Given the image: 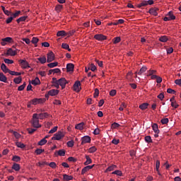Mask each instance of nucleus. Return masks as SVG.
Returning <instances> with one entry per match:
<instances>
[{
	"instance_id": "nucleus-49",
	"label": "nucleus",
	"mask_w": 181,
	"mask_h": 181,
	"mask_svg": "<svg viewBox=\"0 0 181 181\" xmlns=\"http://www.w3.org/2000/svg\"><path fill=\"white\" fill-rule=\"evenodd\" d=\"M120 125L119 124L117 123V122H115V123H112L111 124V128L112 129H117V128H119Z\"/></svg>"
},
{
	"instance_id": "nucleus-58",
	"label": "nucleus",
	"mask_w": 181,
	"mask_h": 181,
	"mask_svg": "<svg viewBox=\"0 0 181 181\" xmlns=\"http://www.w3.org/2000/svg\"><path fill=\"white\" fill-rule=\"evenodd\" d=\"M12 160L13 162H19V160H21V158L18 156H13Z\"/></svg>"
},
{
	"instance_id": "nucleus-45",
	"label": "nucleus",
	"mask_w": 181,
	"mask_h": 181,
	"mask_svg": "<svg viewBox=\"0 0 181 181\" xmlns=\"http://www.w3.org/2000/svg\"><path fill=\"white\" fill-rule=\"evenodd\" d=\"M38 42V38L37 37H33V40H31V43L35 45V47H37V45H35Z\"/></svg>"
},
{
	"instance_id": "nucleus-36",
	"label": "nucleus",
	"mask_w": 181,
	"mask_h": 181,
	"mask_svg": "<svg viewBox=\"0 0 181 181\" xmlns=\"http://www.w3.org/2000/svg\"><path fill=\"white\" fill-rule=\"evenodd\" d=\"M13 81H14V83L19 84L22 83V77L21 76L17 77L14 78Z\"/></svg>"
},
{
	"instance_id": "nucleus-15",
	"label": "nucleus",
	"mask_w": 181,
	"mask_h": 181,
	"mask_svg": "<svg viewBox=\"0 0 181 181\" xmlns=\"http://www.w3.org/2000/svg\"><path fill=\"white\" fill-rule=\"evenodd\" d=\"M60 69L59 68H55L54 69H50L48 72V75L50 76L51 74H60Z\"/></svg>"
},
{
	"instance_id": "nucleus-41",
	"label": "nucleus",
	"mask_w": 181,
	"mask_h": 181,
	"mask_svg": "<svg viewBox=\"0 0 181 181\" xmlns=\"http://www.w3.org/2000/svg\"><path fill=\"white\" fill-rule=\"evenodd\" d=\"M47 66H48V67H49L50 69H53L55 66H58V62H52V63L48 64Z\"/></svg>"
},
{
	"instance_id": "nucleus-52",
	"label": "nucleus",
	"mask_w": 181,
	"mask_h": 181,
	"mask_svg": "<svg viewBox=\"0 0 181 181\" xmlns=\"http://www.w3.org/2000/svg\"><path fill=\"white\" fill-rule=\"evenodd\" d=\"M156 70H149L148 71H147V76H153V74H156Z\"/></svg>"
},
{
	"instance_id": "nucleus-22",
	"label": "nucleus",
	"mask_w": 181,
	"mask_h": 181,
	"mask_svg": "<svg viewBox=\"0 0 181 181\" xmlns=\"http://www.w3.org/2000/svg\"><path fill=\"white\" fill-rule=\"evenodd\" d=\"M37 115L39 117V119H44L47 118V117L49 116V115H48V113H47V112L40 113Z\"/></svg>"
},
{
	"instance_id": "nucleus-20",
	"label": "nucleus",
	"mask_w": 181,
	"mask_h": 181,
	"mask_svg": "<svg viewBox=\"0 0 181 181\" xmlns=\"http://www.w3.org/2000/svg\"><path fill=\"white\" fill-rule=\"evenodd\" d=\"M40 83L41 82L40 81V79L38 78V77H36V78H35L34 80L30 82V84H33L34 86H38Z\"/></svg>"
},
{
	"instance_id": "nucleus-18",
	"label": "nucleus",
	"mask_w": 181,
	"mask_h": 181,
	"mask_svg": "<svg viewBox=\"0 0 181 181\" xmlns=\"http://www.w3.org/2000/svg\"><path fill=\"white\" fill-rule=\"evenodd\" d=\"M84 125H85L84 122L78 123V124L76 125L74 129H78L79 131H83V129H84Z\"/></svg>"
},
{
	"instance_id": "nucleus-5",
	"label": "nucleus",
	"mask_w": 181,
	"mask_h": 181,
	"mask_svg": "<svg viewBox=\"0 0 181 181\" xmlns=\"http://www.w3.org/2000/svg\"><path fill=\"white\" fill-rule=\"evenodd\" d=\"M55 57L54 53L52 51L47 54V62L49 63L54 61Z\"/></svg>"
},
{
	"instance_id": "nucleus-24",
	"label": "nucleus",
	"mask_w": 181,
	"mask_h": 181,
	"mask_svg": "<svg viewBox=\"0 0 181 181\" xmlns=\"http://www.w3.org/2000/svg\"><path fill=\"white\" fill-rule=\"evenodd\" d=\"M57 36L65 37V36H68V35L64 30H60V31H58V33H57Z\"/></svg>"
},
{
	"instance_id": "nucleus-46",
	"label": "nucleus",
	"mask_w": 181,
	"mask_h": 181,
	"mask_svg": "<svg viewBox=\"0 0 181 181\" xmlns=\"http://www.w3.org/2000/svg\"><path fill=\"white\" fill-rule=\"evenodd\" d=\"M112 175H117V176H122V175L123 174L122 173V171L117 170L115 171H113V173H112Z\"/></svg>"
},
{
	"instance_id": "nucleus-13",
	"label": "nucleus",
	"mask_w": 181,
	"mask_h": 181,
	"mask_svg": "<svg viewBox=\"0 0 181 181\" xmlns=\"http://www.w3.org/2000/svg\"><path fill=\"white\" fill-rule=\"evenodd\" d=\"M47 95H49L52 97H54L55 95H57L59 94V90L56 89H52L49 91H48V93H46Z\"/></svg>"
},
{
	"instance_id": "nucleus-30",
	"label": "nucleus",
	"mask_w": 181,
	"mask_h": 181,
	"mask_svg": "<svg viewBox=\"0 0 181 181\" xmlns=\"http://www.w3.org/2000/svg\"><path fill=\"white\" fill-rule=\"evenodd\" d=\"M86 161L84 162V165H90L92 163L91 158L89 157V156H86Z\"/></svg>"
},
{
	"instance_id": "nucleus-56",
	"label": "nucleus",
	"mask_w": 181,
	"mask_h": 181,
	"mask_svg": "<svg viewBox=\"0 0 181 181\" xmlns=\"http://www.w3.org/2000/svg\"><path fill=\"white\" fill-rule=\"evenodd\" d=\"M47 165H49L52 169H55V168H57V164L54 162L49 163Z\"/></svg>"
},
{
	"instance_id": "nucleus-27",
	"label": "nucleus",
	"mask_w": 181,
	"mask_h": 181,
	"mask_svg": "<svg viewBox=\"0 0 181 181\" xmlns=\"http://www.w3.org/2000/svg\"><path fill=\"white\" fill-rule=\"evenodd\" d=\"M62 49H66V50L69 51V52H71V49H70V47H69V45L66 44V43H62Z\"/></svg>"
},
{
	"instance_id": "nucleus-53",
	"label": "nucleus",
	"mask_w": 181,
	"mask_h": 181,
	"mask_svg": "<svg viewBox=\"0 0 181 181\" xmlns=\"http://www.w3.org/2000/svg\"><path fill=\"white\" fill-rule=\"evenodd\" d=\"M88 69H89L93 72L96 71V66H95V65H94V64H91L90 66Z\"/></svg>"
},
{
	"instance_id": "nucleus-48",
	"label": "nucleus",
	"mask_w": 181,
	"mask_h": 181,
	"mask_svg": "<svg viewBox=\"0 0 181 181\" xmlns=\"http://www.w3.org/2000/svg\"><path fill=\"white\" fill-rule=\"evenodd\" d=\"M119 42H120V37H115L113 39V44L116 45V44L119 43Z\"/></svg>"
},
{
	"instance_id": "nucleus-14",
	"label": "nucleus",
	"mask_w": 181,
	"mask_h": 181,
	"mask_svg": "<svg viewBox=\"0 0 181 181\" xmlns=\"http://www.w3.org/2000/svg\"><path fill=\"white\" fill-rule=\"evenodd\" d=\"M62 180L64 181H71L72 180V179H74V177H72V175H66V174H64L62 175Z\"/></svg>"
},
{
	"instance_id": "nucleus-59",
	"label": "nucleus",
	"mask_w": 181,
	"mask_h": 181,
	"mask_svg": "<svg viewBox=\"0 0 181 181\" xmlns=\"http://www.w3.org/2000/svg\"><path fill=\"white\" fill-rule=\"evenodd\" d=\"M98 97H99V89L95 88L94 98H96Z\"/></svg>"
},
{
	"instance_id": "nucleus-34",
	"label": "nucleus",
	"mask_w": 181,
	"mask_h": 181,
	"mask_svg": "<svg viewBox=\"0 0 181 181\" xmlns=\"http://www.w3.org/2000/svg\"><path fill=\"white\" fill-rule=\"evenodd\" d=\"M21 12L20 11H16L15 13H11L10 16H11V18H18V16H19V15H21Z\"/></svg>"
},
{
	"instance_id": "nucleus-26",
	"label": "nucleus",
	"mask_w": 181,
	"mask_h": 181,
	"mask_svg": "<svg viewBox=\"0 0 181 181\" xmlns=\"http://www.w3.org/2000/svg\"><path fill=\"white\" fill-rule=\"evenodd\" d=\"M0 81L3 83H6L7 81V78L2 73H0Z\"/></svg>"
},
{
	"instance_id": "nucleus-21",
	"label": "nucleus",
	"mask_w": 181,
	"mask_h": 181,
	"mask_svg": "<svg viewBox=\"0 0 181 181\" xmlns=\"http://www.w3.org/2000/svg\"><path fill=\"white\" fill-rule=\"evenodd\" d=\"M148 105L149 104L147 103H144L140 105V106H139V107L141 109V110H145L147 108H148Z\"/></svg>"
},
{
	"instance_id": "nucleus-4",
	"label": "nucleus",
	"mask_w": 181,
	"mask_h": 181,
	"mask_svg": "<svg viewBox=\"0 0 181 181\" xmlns=\"http://www.w3.org/2000/svg\"><path fill=\"white\" fill-rule=\"evenodd\" d=\"M13 42V39L11 37H6L4 39L1 40V45L6 46L8 43H12Z\"/></svg>"
},
{
	"instance_id": "nucleus-10",
	"label": "nucleus",
	"mask_w": 181,
	"mask_h": 181,
	"mask_svg": "<svg viewBox=\"0 0 181 181\" xmlns=\"http://www.w3.org/2000/svg\"><path fill=\"white\" fill-rule=\"evenodd\" d=\"M19 63L21 64V66L23 69H27L28 67H30L29 64L28 62H26V60L21 59L19 60Z\"/></svg>"
},
{
	"instance_id": "nucleus-11",
	"label": "nucleus",
	"mask_w": 181,
	"mask_h": 181,
	"mask_svg": "<svg viewBox=\"0 0 181 181\" xmlns=\"http://www.w3.org/2000/svg\"><path fill=\"white\" fill-rule=\"evenodd\" d=\"M95 165H86V167L83 168L82 169V175L86 174V173H87L88 170L93 169V168H94Z\"/></svg>"
},
{
	"instance_id": "nucleus-61",
	"label": "nucleus",
	"mask_w": 181,
	"mask_h": 181,
	"mask_svg": "<svg viewBox=\"0 0 181 181\" xmlns=\"http://www.w3.org/2000/svg\"><path fill=\"white\" fill-rule=\"evenodd\" d=\"M58 156H65V151H64V150H59Z\"/></svg>"
},
{
	"instance_id": "nucleus-44",
	"label": "nucleus",
	"mask_w": 181,
	"mask_h": 181,
	"mask_svg": "<svg viewBox=\"0 0 181 181\" xmlns=\"http://www.w3.org/2000/svg\"><path fill=\"white\" fill-rule=\"evenodd\" d=\"M26 86V83L25 82L24 83H23V85H21V86L18 87V91H22L24 90V88H25Z\"/></svg>"
},
{
	"instance_id": "nucleus-6",
	"label": "nucleus",
	"mask_w": 181,
	"mask_h": 181,
	"mask_svg": "<svg viewBox=\"0 0 181 181\" xmlns=\"http://www.w3.org/2000/svg\"><path fill=\"white\" fill-rule=\"evenodd\" d=\"M94 38L98 41H103V40H106L107 37L105 36L103 34H96L94 35Z\"/></svg>"
},
{
	"instance_id": "nucleus-28",
	"label": "nucleus",
	"mask_w": 181,
	"mask_h": 181,
	"mask_svg": "<svg viewBox=\"0 0 181 181\" xmlns=\"http://www.w3.org/2000/svg\"><path fill=\"white\" fill-rule=\"evenodd\" d=\"M168 40H169V38L166 35L161 36V37H159V41L160 42H168Z\"/></svg>"
},
{
	"instance_id": "nucleus-25",
	"label": "nucleus",
	"mask_w": 181,
	"mask_h": 181,
	"mask_svg": "<svg viewBox=\"0 0 181 181\" xmlns=\"http://www.w3.org/2000/svg\"><path fill=\"white\" fill-rule=\"evenodd\" d=\"M152 129L156 134H159L160 132L159 129H158V124H156V123L152 124Z\"/></svg>"
},
{
	"instance_id": "nucleus-64",
	"label": "nucleus",
	"mask_w": 181,
	"mask_h": 181,
	"mask_svg": "<svg viewBox=\"0 0 181 181\" xmlns=\"http://www.w3.org/2000/svg\"><path fill=\"white\" fill-rule=\"evenodd\" d=\"M175 83H176L177 86H181V79H176V81H175Z\"/></svg>"
},
{
	"instance_id": "nucleus-1",
	"label": "nucleus",
	"mask_w": 181,
	"mask_h": 181,
	"mask_svg": "<svg viewBox=\"0 0 181 181\" xmlns=\"http://www.w3.org/2000/svg\"><path fill=\"white\" fill-rule=\"evenodd\" d=\"M68 83L69 82L65 79V78H62L59 80H57L56 78H53L52 81V84H53V86L57 89H59V86H62V89L64 90Z\"/></svg>"
},
{
	"instance_id": "nucleus-43",
	"label": "nucleus",
	"mask_w": 181,
	"mask_h": 181,
	"mask_svg": "<svg viewBox=\"0 0 181 181\" xmlns=\"http://www.w3.org/2000/svg\"><path fill=\"white\" fill-rule=\"evenodd\" d=\"M47 144V140L45 139H42L41 141H38V146H44Z\"/></svg>"
},
{
	"instance_id": "nucleus-35",
	"label": "nucleus",
	"mask_w": 181,
	"mask_h": 181,
	"mask_svg": "<svg viewBox=\"0 0 181 181\" xmlns=\"http://www.w3.org/2000/svg\"><path fill=\"white\" fill-rule=\"evenodd\" d=\"M144 141L147 144H151L153 142L151 136H146V137H144Z\"/></svg>"
},
{
	"instance_id": "nucleus-57",
	"label": "nucleus",
	"mask_w": 181,
	"mask_h": 181,
	"mask_svg": "<svg viewBox=\"0 0 181 181\" xmlns=\"http://www.w3.org/2000/svg\"><path fill=\"white\" fill-rule=\"evenodd\" d=\"M96 147L95 146H91L90 148H89V153H93L96 152Z\"/></svg>"
},
{
	"instance_id": "nucleus-51",
	"label": "nucleus",
	"mask_w": 181,
	"mask_h": 181,
	"mask_svg": "<svg viewBox=\"0 0 181 181\" xmlns=\"http://www.w3.org/2000/svg\"><path fill=\"white\" fill-rule=\"evenodd\" d=\"M48 165V163H47L46 161L38 162L37 163L38 167H42L43 165Z\"/></svg>"
},
{
	"instance_id": "nucleus-16",
	"label": "nucleus",
	"mask_w": 181,
	"mask_h": 181,
	"mask_svg": "<svg viewBox=\"0 0 181 181\" xmlns=\"http://www.w3.org/2000/svg\"><path fill=\"white\" fill-rule=\"evenodd\" d=\"M32 124L35 129L41 128V125L38 123V119H33Z\"/></svg>"
},
{
	"instance_id": "nucleus-55",
	"label": "nucleus",
	"mask_w": 181,
	"mask_h": 181,
	"mask_svg": "<svg viewBox=\"0 0 181 181\" xmlns=\"http://www.w3.org/2000/svg\"><path fill=\"white\" fill-rule=\"evenodd\" d=\"M160 122L163 124H167L168 123H169V119L168 118L162 119Z\"/></svg>"
},
{
	"instance_id": "nucleus-32",
	"label": "nucleus",
	"mask_w": 181,
	"mask_h": 181,
	"mask_svg": "<svg viewBox=\"0 0 181 181\" xmlns=\"http://www.w3.org/2000/svg\"><path fill=\"white\" fill-rule=\"evenodd\" d=\"M37 60H38V62H40V63H41L42 64H46V62H47L46 57H39V58H37Z\"/></svg>"
},
{
	"instance_id": "nucleus-47",
	"label": "nucleus",
	"mask_w": 181,
	"mask_h": 181,
	"mask_svg": "<svg viewBox=\"0 0 181 181\" xmlns=\"http://www.w3.org/2000/svg\"><path fill=\"white\" fill-rule=\"evenodd\" d=\"M16 146H17L18 148H25V145L20 142L16 143Z\"/></svg>"
},
{
	"instance_id": "nucleus-31",
	"label": "nucleus",
	"mask_w": 181,
	"mask_h": 181,
	"mask_svg": "<svg viewBox=\"0 0 181 181\" xmlns=\"http://www.w3.org/2000/svg\"><path fill=\"white\" fill-rule=\"evenodd\" d=\"M115 169H117V165H112L111 166L107 168V169L106 170V173L112 172V170H114Z\"/></svg>"
},
{
	"instance_id": "nucleus-19",
	"label": "nucleus",
	"mask_w": 181,
	"mask_h": 181,
	"mask_svg": "<svg viewBox=\"0 0 181 181\" xmlns=\"http://www.w3.org/2000/svg\"><path fill=\"white\" fill-rule=\"evenodd\" d=\"M1 70L4 71V73L5 74H7L8 72L11 71V70L8 69V68H7V66H6L5 64H1Z\"/></svg>"
},
{
	"instance_id": "nucleus-3",
	"label": "nucleus",
	"mask_w": 181,
	"mask_h": 181,
	"mask_svg": "<svg viewBox=\"0 0 181 181\" xmlns=\"http://www.w3.org/2000/svg\"><path fill=\"white\" fill-rule=\"evenodd\" d=\"M64 138V133L62 131L57 132V134H54L53 137H52V140L53 141H59L60 139Z\"/></svg>"
},
{
	"instance_id": "nucleus-63",
	"label": "nucleus",
	"mask_w": 181,
	"mask_h": 181,
	"mask_svg": "<svg viewBox=\"0 0 181 181\" xmlns=\"http://www.w3.org/2000/svg\"><path fill=\"white\" fill-rule=\"evenodd\" d=\"M166 52L168 54H170L173 52V47H168V49H166Z\"/></svg>"
},
{
	"instance_id": "nucleus-62",
	"label": "nucleus",
	"mask_w": 181,
	"mask_h": 181,
	"mask_svg": "<svg viewBox=\"0 0 181 181\" xmlns=\"http://www.w3.org/2000/svg\"><path fill=\"white\" fill-rule=\"evenodd\" d=\"M58 129V127H54L53 129L49 130V134H54L55 132Z\"/></svg>"
},
{
	"instance_id": "nucleus-29",
	"label": "nucleus",
	"mask_w": 181,
	"mask_h": 181,
	"mask_svg": "<svg viewBox=\"0 0 181 181\" xmlns=\"http://www.w3.org/2000/svg\"><path fill=\"white\" fill-rule=\"evenodd\" d=\"M12 169L18 172L19 170H21V166L18 163H13L12 165Z\"/></svg>"
},
{
	"instance_id": "nucleus-12",
	"label": "nucleus",
	"mask_w": 181,
	"mask_h": 181,
	"mask_svg": "<svg viewBox=\"0 0 181 181\" xmlns=\"http://www.w3.org/2000/svg\"><path fill=\"white\" fill-rule=\"evenodd\" d=\"M158 11H159V8H152L149 9L148 13L151 15H153V16H158Z\"/></svg>"
},
{
	"instance_id": "nucleus-8",
	"label": "nucleus",
	"mask_w": 181,
	"mask_h": 181,
	"mask_svg": "<svg viewBox=\"0 0 181 181\" xmlns=\"http://www.w3.org/2000/svg\"><path fill=\"white\" fill-rule=\"evenodd\" d=\"M81 82L76 81L74 84V90L76 91V93H79L81 91Z\"/></svg>"
},
{
	"instance_id": "nucleus-54",
	"label": "nucleus",
	"mask_w": 181,
	"mask_h": 181,
	"mask_svg": "<svg viewBox=\"0 0 181 181\" xmlns=\"http://www.w3.org/2000/svg\"><path fill=\"white\" fill-rule=\"evenodd\" d=\"M4 62H5V64H13V60H12V59H4Z\"/></svg>"
},
{
	"instance_id": "nucleus-7",
	"label": "nucleus",
	"mask_w": 181,
	"mask_h": 181,
	"mask_svg": "<svg viewBox=\"0 0 181 181\" xmlns=\"http://www.w3.org/2000/svg\"><path fill=\"white\" fill-rule=\"evenodd\" d=\"M5 55L14 57L17 55V52L12 49V48H9L8 49H7V52H6L5 54H2V56Z\"/></svg>"
},
{
	"instance_id": "nucleus-38",
	"label": "nucleus",
	"mask_w": 181,
	"mask_h": 181,
	"mask_svg": "<svg viewBox=\"0 0 181 181\" xmlns=\"http://www.w3.org/2000/svg\"><path fill=\"white\" fill-rule=\"evenodd\" d=\"M168 17H165V18H171L173 20H175L176 19V16H175L173 13V11H170L168 13Z\"/></svg>"
},
{
	"instance_id": "nucleus-33",
	"label": "nucleus",
	"mask_w": 181,
	"mask_h": 181,
	"mask_svg": "<svg viewBox=\"0 0 181 181\" xmlns=\"http://www.w3.org/2000/svg\"><path fill=\"white\" fill-rule=\"evenodd\" d=\"M146 71H147V67L142 66V68L140 69V71L137 72V74H139V76H141L142 74L145 73Z\"/></svg>"
},
{
	"instance_id": "nucleus-23",
	"label": "nucleus",
	"mask_w": 181,
	"mask_h": 181,
	"mask_svg": "<svg viewBox=\"0 0 181 181\" xmlns=\"http://www.w3.org/2000/svg\"><path fill=\"white\" fill-rule=\"evenodd\" d=\"M160 167V161L158 160H156V172L158 173V175L160 176V173L159 172V168Z\"/></svg>"
},
{
	"instance_id": "nucleus-17",
	"label": "nucleus",
	"mask_w": 181,
	"mask_h": 181,
	"mask_svg": "<svg viewBox=\"0 0 181 181\" xmlns=\"http://www.w3.org/2000/svg\"><path fill=\"white\" fill-rule=\"evenodd\" d=\"M74 68H75V65H74L73 64H66V71L67 72L74 71Z\"/></svg>"
},
{
	"instance_id": "nucleus-40",
	"label": "nucleus",
	"mask_w": 181,
	"mask_h": 181,
	"mask_svg": "<svg viewBox=\"0 0 181 181\" xmlns=\"http://www.w3.org/2000/svg\"><path fill=\"white\" fill-rule=\"evenodd\" d=\"M27 18V16H21V18L17 19V23H20L21 22H25Z\"/></svg>"
},
{
	"instance_id": "nucleus-42",
	"label": "nucleus",
	"mask_w": 181,
	"mask_h": 181,
	"mask_svg": "<svg viewBox=\"0 0 181 181\" xmlns=\"http://www.w3.org/2000/svg\"><path fill=\"white\" fill-rule=\"evenodd\" d=\"M147 5H149V4H147L146 1H144L141 2V4L137 6V7H139V8H141V7L147 6Z\"/></svg>"
},
{
	"instance_id": "nucleus-39",
	"label": "nucleus",
	"mask_w": 181,
	"mask_h": 181,
	"mask_svg": "<svg viewBox=\"0 0 181 181\" xmlns=\"http://www.w3.org/2000/svg\"><path fill=\"white\" fill-rule=\"evenodd\" d=\"M62 9H63V5L58 4L55 6V8H54L55 11L59 13L62 11Z\"/></svg>"
},
{
	"instance_id": "nucleus-50",
	"label": "nucleus",
	"mask_w": 181,
	"mask_h": 181,
	"mask_svg": "<svg viewBox=\"0 0 181 181\" xmlns=\"http://www.w3.org/2000/svg\"><path fill=\"white\" fill-rule=\"evenodd\" d=\"M43 152H45V150L40 148H37L35 151V153H36V155H41V153H42Z\"/></svg>"
},
{
	"instance_id": "nucleus-2",
	"label": "nucleus",
	"mask_w": 181,
	"mask_h": 181,
	"mask_svg": "<svg viewBox=\"0 0 181 181\" xmlns=\"http://www.w3.org/2000/svg\"><path fill=\"white\" fill-rule=\"evenodd\" d=\"M46 100L45 98H34L28 103V108H30L31 105H36L38 104H43Z\"/></svg>"
},
{
	"instance_id": "nucleus-9",
	"label": "nucleus",
	"mask_w": 181,
	"mask_h": 181,
	"mask_svg": "<svg viewBox=\"0 0 181 181\" xmlns=\"http://www.w3.org/2000/svg\"><path fill=\"white\" fill-rule=\"evenodd\" d=\"M81 141H82L81 144H82V145H84V144H89V143H90L91 139H90V136H84L82 137Z\"/></svg>"
},
{
	"instance_id": "nucleus-60",
	"label": "nucleus",
	"mask_w": 181,
	"mask_h": 181,
	"mask_svg": "<svg viewBox=\"0 0 181 181\" xmlns=\"http://www.w3.org/2000/svg\"><path fill=\"white\" fill-rule=\"evenodd\" d=\"M13 135H14V137L17 139L21 138V134H19L17 132H13Z\"/></svg>"
},
{
	"instance_id": "nucleus-37",
	"label": "nucleus",
	"mask_w": 181,
	"mask_h": 181,
	"mask_svg": "<svg viewBox=\"0 0 181 181\" xmlns=\"http://www.w3.org/2000/svg\"><path fill=\"white\" fill-rule=\"evenodd\" d=\"M7 73L11 74V76H21L22 74L21 72H16L12 71H8Z\"/></svg>"
}]
</instances>
